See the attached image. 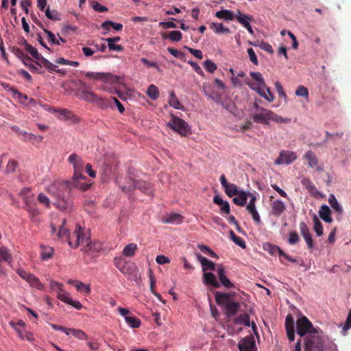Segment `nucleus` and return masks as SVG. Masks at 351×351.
Listing matches in <instances>:
<instances>
[{"instance_id":"1","label":"nucleus","mask_w":351,"mask_h":351,"mask_svg":"<svg viewBox=\"0 0 351 351\" xmlns=\"http://www.w3.org/2000/svg\"><path fill=\"white\" fill-rule=\"evenodd\" d=\"M86 176L83 173L73 175L69 180L55 181L49 188V192L54 198V206L62 211L69 212L73 206L71 191L73 189H78L86 191L90 188L91 183L85 181Z\"/></svg>"},{"instance_id":"2","label":"nucleus","mask_w":351,"mask_h":351,"mask_svg":"<svg viewBox=\"0 0 351 351\" xmlns=\"http://www.w3.org/2000/svg\"><path fill=\"white\" fill-rule=\"evenodd\" d=\"M328 337L324 335L322 330L304 339V351H324L325 343Z\"/></svg>"},{"instance_id":"3","label":"nucleus","mask_w":351,"mask_h":351,"mask_svg":"<svg viewBox=\"0 0 351 351\" xmlns=\"http://www.w3.org/2000/svg\"><path fill=\"white\" fill-rule=\"evenodd\" d=\"M252 119L255 123L263 125L269 124V121L277 123H287L285 119L276 114L273 111L265 108H261V111L252 115Z\"/></svg>"},{"instance_id":"4","label":"nucleus","mask_w":351,"mask_h":351,"mask_svg":"<svg viewBox=\"0 0 351 351\" xmlns=\"http://www.w3.org/2000/svg\"><path fill=\"white\" fill-rule=\"evenodd\" d=\"M296 328L298 335L304 338L321 330L318 327H315L306 316H302L297 319Z\"/></svg>"},{"instance_id":"5","label":"nucleus","mask_w":351,"mask_h":351,"mask_svg":"<svg viewBox=\"0 0 351 351\" xmlns=\"http://www.w3.org/2000/svg\"><path fill=\"white\" fill-rule=\"evenodd\" d=\"M67 242L69 245L73 248H76L80 245H82L83 247H89L90 245L89 238L86 237L84 233L82 232V228L79 226H76L72 234L69 235Z\"/></svg>"},{"instance_id":"6","label":"nucleus","mask_w":351,"mask_h":351,"mask_svg":"<svg viewBox=\"0 0 351 351\" xmlns=\"http://www.w3.org/2000/svg\"><path fill=\"white\" fill-rule=\"evenodd\" d=\"M128 185L121 186L125 193L134 189H138L147 195H152V189L150 183L142 180H134L130 178H127Z\"/></svg>"},{"instance_id":"7","label":"nucleus","mask_w":351,"mask_h":351,"mask_svg":"<svg viewBox=\"0 0 351 351\" xmlns=\"http://www.w3.org/2000/svg\"><path fill=\"white\" fill-rule=\"evenodd\" d=\"M167 125L182 136H186L190 130L188 123L183 119L172 115Z\"/></svg>"},{"instance_id":"8","label":"nucleus","mask_w":351,"mask_h":351,"mask_svg":"<svg viewBox=\"0 0 351 351\" xmlns=\"http://www.w3.org/2000/svg\"><path fill=\"white\" fill-rule=\"evenodd\" d=\"M86 77L90 79L99 80L104 82L110 84H117L119 82V77L110 73L86 72Z\"/></svg>"},{"instance_id":"9","label":"nucleus","mask_w":351,"mask_h":351,"mask_svg":"<svg viewBox=\"0 0 351 351\" xmlns=\"http://www.w3.org/2000/svg\"><path fill=\"white\" fill-rule=\"evenodd\" d=\"M297 159L295 152L289 150H282L280 152L278 157L276 159V165H289Z\"/></svg>"},{"instance_id":"10","label":"nucleus","mask_w":351,"mask_h":351,"mask_svg":"<svg viewBox=\"0 0 351 351\" xmlns=\"http://www.w3.org/2000/svg\"><path fill=\"white\" fill-rule=\"evenodd\" d=\"M85 101L95 104L101 109L108 108L110 106V101L104 97H99L93 92L90 91Z\"/></svg>"},{"instance_id":"11","label":"nucleus","mask_w":351,"mask_h":351,"mask_svg":"<svg viewBox=\"0 0 351 351\" xmlns=\"http://www.w3.org/2000/svg\"><path fill=\"white\" fill-rule=\"evenodd\" d=\"M23 202L25 204L24 208L29 213L31 220L34 222H36V217L40 213L36 206V203L34 199H31L28 197H25Z\"/></svg>"},{"instance_id":"12","label":"nucleus","mask_w":351,"mask_h":351,"mask_svg":"<svg viewBox=\"0 0 351 351\" xmlns=\"http://www.w3.org/2000/svg\"><path fill=\"white\" fill-rule=\"evenodd\" d=\"M238 348L239 351H256V348L254 337L249 335L242 338L238 343Z\"/></svg>"},{"instance_id":"13","label":"nucleus","mask_w":351,"mask_h":351,"mask_svg":"<svg viewBox=\"0 0 351 351\" xmlns=\"http://www.w3.org/2000/svg\"><path fill=\"white\" fill-rule=\"evenodd\" d=\"M216 303L219 306H221L226 307L228 304L233 302L231 299L232 296H234L236 295L235 292L232 293H224L216 291L214 293Z\"/></svg>"},{"instance_id":"14","label":"nucleus","mask_w":351,"mask_h":351,"mask_svg":"<svg viewBox=\"0 0 351 351\" xmlns=\"http://www.w3.org/2000/svg\"><path fill=\"white\" fill-rule=\"evenodd\" d=\"M68 161L73 165V175H79L83 173L84 162L82 158L76 154H72L68 158Z\"/></svg>"},{"instance_id":"15","label":"nucleus","mask_w":351,"mask_h":351,"mask_svg":"<svg viewBox=\"0 0 351 351\" xmlns=\"http://www.w3.org/2000/svg\"><path fill=\"white\" fill-rule=\"evenodd\" d=\"M217 273L222 286L227 289L234 287V285L226 277L225 267L222 265H217Z\"/></svg>"},{"instance_id":"16","label":"nucleus","mask_w":351,"mask_h":351,"mask_svg":"<svg viewBox=\"0 0 351 351\" xmlns=\"http://www.w3.org/2000/svg\"><path fill=\"white\" fill-rule=\"evenodd\" d=\"M304 158L307 160L310 167L316 168V170L318 172H322L324 171L322 167L318 166V158L313 151H307L304 155Z\"/></svg>"},{"instance_id":"17","label":"nucleus","mask_w":351,"mask_h":351,"mask_svg":"<svg viewBox=\"0 0 351 351\" xmlns=\"http://www.w3.org/2000/svg\"><path fill=\"white\" fill-rule=\"evenodd\" d=\"M248 86L254 91H256L258 94H259L261 97H264L269 102H271L274 100V95L271 92L269 88H267L265 91L264 88H261V86H254V84L249 83Z\"/></svg>"},{"instance_id":"18","label":"nucleus","mask_w":351,"mask_h":351,"mask_svg":"<svg viewBox=\"0 0 351 351\" xmlns=\"http://www.w3.org/2000/svg\"><path fill=\"white\" fill-rule=\"evenodd\" d=\"M285 328L287 338L293 341L295 339L294 320L291 314L287 315L285 319Z\"/></svg>"},{"instance_id":"19","label":"nucleus","mask_w":351,"mask_h":351,"mask_svg":"<svg viewBox=\"0 0 351 351\" xmlns=\"http://www.w3.org/2000/svg\"><path fill=\"white\" fill-rule=\"evenodd\" d=\"M286 206L280 199H276L271 204V214L275 217H280L285 211Z\"/></svg>"},{"instance_id":"20","label":"nucleus","mask_w":351,"mask_h":351,"mask_svg":"<svg viewBox=\"0 0 351 351\" xmlns=\"http://www.w3.org/2000/svg\"><path fill=\"white\" fill-rule=\"evenodd\" d=\"M57 298L58 300H61L64 303L71 305L76 309L80 310L82 307V305L80 302L72 300V299L69 297V294L64 291H62V292H58Z\"/></svg>"},{"instance_id":"21","label":"nucleus","mask_w":351,"mask_h":351,"mask_svg":"<svg viewBox=\"0 0 351 351\" xmlns=\"http://www.w3.org/2000/svg\"><path fill=\"white\" fill-rule=\"evenodd\" d=\"M300 230L302 236L307 243L308 249L311 250L313 247L311 234L307 225L303 221L300 223Z\"/></svg>"},{"instance_id":"22","label":"nucleus","mask_w":351,"mask_h":351,"mask_svg":"<svg viewBox=\"0 0 351 351\" xmlns=\"http://www.w3.org/2000/svg\"><path fill=\"white\" fill-rule=\"evenodd\" d=\"M53 112L58 113V118L60 120H71L78 121V119L71 111L67 109H53Z\"/></svg>"},{"instance_id":"23","label":"nucleus","mask_w":351,"mask_h":351,"mask_svg":"<svg viewBox=\"0 0 351 351\" xmlns=\"http://www.w3.org/2000/svg\"><path fill=\"white\" fill-rule=\"evenodd\" d=\"M183 217L176 213H171L167 214L162 219V221L164 223H173V224H180L182 223Z\"/></svg>"},{"instance_id":"24","label":"nucleus","mask_w":351,"mask_h":351,"mask_svg":"<svg viewBox=\"0 0 351 351\" xmlns=\"http://www.w3.org/2000/svg\"><path fill=\"white\" fill-rule=\"evenodd\" d=\"M11 128L12 130L17 132L19 135H21L23 136V139L24 141H32V140H34L36 138H38L39 141H43V138L42 136H36L33 134H29V133H27V132L22 131L16 125L12 126Z\"/></svg>"},{"instance_id":"25","label":"nucleus","mask_w":351,"mask_h":351,"mask_svg":"<svg viewBox=\"0 0 351 351\" xmlns=\"http://www.w3.org/2000/svg\"><path fill=\"white\" fill-rule=\"evenodd\" d=\"M213 202L221 206L220 210L221 213L229 214L230 212V205L227 201H223L219 195H215Z\"/></svg>"},{"instance_id":"26","label":"nucleus","mask_w":351,"mask_h":351,"mask_svg":"<svg viewBox=\"0 0 351 351\" xmlns=\"http://www.w3.org/2000/svg\"><path fill=\"white\" fill-rule=\"evenodd\" d=\"M249 191H239L238 194L236 195L237 197L233 198V202L238 206H244L248 198Z\"/></svg>"},{"instance_id":"27","label":"nucleus","mask_w":351,"mask_h":351,"mask_svg":"<svg viewBox=\"0 0 351 351\" xmlns=\"http://www.w3.org/2000/svg\"><path fill=\"white\" fill-rule=\"evenodd\" d=\"M203 279L205 284L210 285L215 288L220 287V283L217 280L216 276L211 272H204Z\"/></svg>"},{"instance_id":"28","label":"nucleus","mask_w":351,"mask_h":351,"mask_svg":"<svg viewBox=\"0 0 351 351\" xmlns=\"http://www.w3.org/2000/svg\"><path fill=\"white\" fill-rule=\"evenodd\" d=\"M330 209L327 205L324 204L321 206L319 210V215L322 220L327 223H331L332 219L330 216Z\"/></svg>"},{"instance_id":"29","label":"nucleus","mask_w":351,"mask_h":351,"mask_svg":"<svg viewBox=\"0 0 351 351\" xmlns=\"http://www.w3.org/2000/svg\"><path fill=\"white\" fill-rule=\"evenodd\" d=\"M237 21L245 27L250 24V21H252L254 18L250 14H243L240 10L237 11L235 18Z\"/></svg>"},{"instance_id":"30","label":"nucleus","mask_w":351,"mask_h":351,"mask_svg":"<svg viewBox=\"0 0 351 351\" xmlns=\"http://www.w3.org/2000/svg\"><path fill=\"white\" fill-rule=\"evenodd\" d=\"M197 260L201 263L203 271H205L208 269L215 271V265L213 262L209 261L206 258L203 256L198 254Z\"/></svg>"},{"instance_id":"31","label":"nucleus","mask_w":351,"mask_h":351,"mask_svg":"<svg viewBox=\"0 0 351 351\" xmlns=\"http://www.w3.org/2000/svg\"><path fill=\"white\" fill-rule=\"evenodd\" d=\"M240 304L237 302H232L228 304L225 308L226 315L228 317H232L237 314L239 309L240 308Z\"/></svg>"},{"instance_id":"32","label":"nucleus","mask_w":351,"mask_h":351,"mask_svg":"<svg viewBox=\"0 0 351 351\" xmlns=\"http://www.w3.org/2000/svg\"><path fill=\"white\" fill-rule=\"evenodd\" d=\"M12 51L18 58L22 60L25 65H27L28 62H32V59H31L27 55L24 54L23 51L19 47H13Z\"/></svg>"},{"instance_id":"33","label":"nucleus","mask_w":351,"mask_h":351,"mask_svg":"<svg viewBox=\"0 0 351 351\" xmlns=\"http://www.w3.org/2000/svg\"><path fill=\"white\" fill-rule=\"evenodd\" d=\"M210 28L213 29L216 34H230V31L228 27L223 25L222 23H212L210 25Z\"/></svg>"},{"instance_id":"34","label":"nucleus","mask_w":351,"mask_h":351,"mask_svg":"<svg viewBox=\"0 0 351 351\" xmlns=\"http://www.w3.org/2000/svg\"><path fill=\"white\" fill-rule=\"evenodd\" d=\"M110 27L116 31H121L123 28V25L111 21H106L101 25V27L106 31H109Z\"/></svg>"},{"instance_id":"35","label":"nucleus","mask_w":351,"mask_h":351,"mask_svg":"<svg viewBox=\"0 0 351 351\" xmlns=\"http://www.w3.org/2000/svg\"><path fill=\"white\" fill-rule=\"evenodd\" d=\"M137 245L134 243L126 245L123 250V254L126 257H132L137 250Z\"/></svg>"},{"instance_id":"36","label":"nucleus","mask_w":351,"mask_h":351,"mask_svg":"<svg viewBox=\"0 0 351 351\" xmlns=\"http://www.w3.org/2000/svg\"><path fill=\"white\" fill-rule=\"evenodd\" d=\"M12 257L8 249L5 247L0 248V262L4 261L8 265L11 263Z\"/></svg>"},{"instance_id":"37","label":"nucleus","mask_w":351,"mask_h":351,"mask_svg":"<svg viewBox=\"0 0 351 351\" xmlns=\"http://www.w3.org/2000/svg\"><path fill=\"white\" fill-rule=\"evenodd\" d=\"M328 203L330 206L338 213L341 214L343 213V208L341 206L338 202L337 198L335 195L330 194L328 197Z\"/></svg>"},{"instance_id":"38","label":"nucleus","mask_w":351,"mask_h":351,"mask_svg":"<svg viewBox=\"0 0 351 351\" xmlns=\"http://www.w3.org/2000/svg\"><path fill=\"white\" fill-rule=\"evenodd\" d=\"M215 16L219 19H223L228 21H232L235 18L233 12L229 10H222L216 12Z\"/></svg>"},{"instance_id":"39","label":"nucleus","mask_w":351,"mask_h":351,"mask_svg":"<svg viewBox=\"0 0 351 351\" xmlns=\"http://www.w3.org/2000/svg\"><path fill=\"white\" fill-rule=\"evenodd\" d=\"M169 104L171 107L174 108L175 109L181 110L183 109L184 108L183 106L179 101L173 91H172L170 94Z\"/></svg>"},{"instance_id":"40","label":"nucleus","mask_w":351,"mask_h":351,"mask_svg":"<svg viewBox=\"0 0 351 351\" xmlns=\"http://www.w3.org/2000/svg\"><path fill=\"white\" fill-rule=\"evenodd\" d=\"M148 97L152 100H156L159 97V90L156 86L151 84L149 86L147 92Z\"/></svg>"},{"instance_id":"41","label":"nucleus","mask_w":351,"mask_h":351,"mask_svg":"<svg viewBox=\"0 0 351 351\" xmlns=\"http://www.w3.org/2000/svg\"><path fill=\"white\" fill-rule=\"evenodd\" d=\"M165 39H169L172 42H178L182 38V33L178 30H173L169 32L167 36H163Z\"/></svg>"},{"instance_id":"42","label":"nucleus","mask_w":351,"mask_h":351,"mask_svg":"<svg viewBox=\"0 0 351 351\" xmlns=\"http://www.w3.org/2000/svg\"><path fill=\"white\" fill-rule=\"evenodd\" d=\"M75 286L78 291H80L81 293L86 295H89L91 292L90 285H86L82 282L76 281V284L75 285Z\"/></svg>"},{"instance_id":"43","label":"nucleus","mask_w":351,"mask_h":351,"mask_svg":"<svg viewBox=\"0 0 351 351\" xmlns=\"http://www.w3.org/2000/svg\"><path fill=\"white\" fill-rule=\"evenodd\" d=\"M234 322L237 324H241L245 326H250V316L246 313L239 315Z\"/></svg>"},{"instance_id":"44","label":"nucleus","mask_w":351,"mask_h":351,"mask_svg":"<svg viewBox=\"0 0 351 351\" xmlns=\"http://www.w3.org/2000/svg\"><path fill=\"white\" fill-rule=\"evenodd\" d=\"M114 265L123 274H127L129 271L126 263L123 258H114Z\"/></svg>"},{"instance_id":"45","label":"nucleus","mask_w":351,"mask_h":351,"mask_svg":"<svg viewBox=\"0 0 351 351\" xmlns=\"http://www.w3.org/2000/svg\"><path fill=\"white\" fill-rule=\"evenodd\" d=\"M301 184L302 186L308 190L310 193H314L316 191V187L313 182L308 178H303L301 180Z\"/></svg>"},{"instance_id":"46","label":"nucleus","mask_w":351,"mask_h":351,"mask_svg":"<svg viewBox=\"0 0 351 351\" xmlns=\"http://www.w3.org/2000/svg\"><path fill=\"white\" fill-rule=\"evenodd\" d=\"M25 49L27 52H29L31 54V56L36 60V61L40 59V57L43 56L41 54L38 53V50L36 48L33 47L26 41H25Z\"/></svg>"},{"instance_id":"47","label":"nucleus","mask_w":351,"mask_h":351,"mask_svg":"<svg viewBox=\"0 0 351 351\" xmlns=\"http://www.w3.org/2000/svg\"><path fill=\"white\" fill-rule=\"evenodd\" d=\"M27 282L31 287H35L36 289H40L43 287V285L40 282V280L34 274H30Z\"/></svg>"},{"instance_id":"48","label":"nucleus","mask_w":351,"mask_h":351,"mask_svg":"<svg viewBox=\"0 0 351 351\" xmlns=\"http://www.w3.org/2000/svg\"><path fill=\"white\" fill-rule=\"evenodd\" d=\"M125 322L127 324L133 328H137L141 325V321L135 316H126Z\"/></svg>"},{"instance_id":"49","label":"nucleus","mask_w":351,"mask_h":351,"mask_svg":"<svg viewBox=\"0 0 351 351\" xmlns=\"http://www.w3.org/2000/svg\"><path fill=\"white\" fill-rule=\"evenodd\" d=\"M9 91L12 93V96L18 99V100L21 103H25V101L28 99L26 95H23L18 90H16L14 87H12L9 89Z\"/></svg>"},{"instance_id":"50","label":"nucleus","mask_w":351,"mask_h":351,"mask_svg":"<svg viewBox=\"0 0 351 351\" xmlns=\"http://www.w3.org/2000/svg\"><path fill=\"white\" fill-rule=\"evenodd\" d=\"M314 230L318 237L323 234V226L316 215L313 217Z\"/></svg>"},{"instance_id":"51","label":"nucleus","mask_w":351,"mask_h":351,"mask_svg":"<svg viewBox=\"0 0 351 351\" xmlns=\"http://www.w3.org/2000/svg\"><path fill=\"white\" fill-rule=\"evenodd\" d=\"M225 193L227 194L229 197H233L235 196L237 194H238V192L239 190H238V188L236 184L230 183L225 189H224Z\"/></svg>"},{"instance_id":"52","label":"nucleus","mask_w":351,"mask_h":351,"mask_svg":"<svg viewBox=\"0 0 351 351\" xmlns=\"http://www.w3.org/2000/svg\"><path fill=\"white\" fill-rule=\"evenodd\" d=\"M45 16L51 20H53V21L60 20V13L56 10H53L52 11H51L49 8L47 7L46 8V10H45Z\"/></svg>"},{"instance_id":"53","label":"nucleus","mask_w":351,"mask_h":351,"mask_svg":"<svg viewBox=\"0 0 351 351\" xmlns=\"http://www.w3.org/2000/svg\"><path fill=\"white\" fill-rule=\"evenodd\" d=\"M230 235L232 239V240L234 241V243L243 249H245L246 247L245 242V241L241 239V237L237 236L232 230L230 231Z\"/></svg>"},{"instance_id":"54","label":"nucleus","mask_w":351,"mask_h":351,"mask_svg":"<svg viewBox=\"0 0 351 351\" xmlns=\"http://www.w3.org/2000/svg\"><path fill=\"white\" fill-rule=\"evenodd\" d=\"M250 75L258 83V86H261V88H265V82L261 73L251 72Z\"/></svg>"},{"instance_id":"55","label":"nucleus","mask_w":351,"mask_h":351,"mask_svg":"<svg viewBox=\"0 0 351 351\" xmlns=\"http://www.w3.org/2000/svg\"><path fill=\"white\" fill-rule=\"evenodd\" d=\"M69 335H72L73 336H74L80 339H86L87 338V335L82 330L69 328Z\"/></svg>"},{"instance_id":"56","label":"nucleus","mask_w":351,"mask_h":351,"mask_svg":"<svg viewBox=\"0 0 351 351\" xmlns=\"http://www.w3.org/2000/svg\"><path fill=\"white\" fill-rule=\"evenodd\" d=\"M53 249L50 247H43L41 257L43 260H47L52 257Z\"/></svg>"},{"instance_id":"57","label":"nucleus","mask_w":351,"mask_h":351,"mask_svg":"<svg viewBox=\"0 0 351 351\" xmlns=\"http://www.w3.org/2000/svg\"><path fill=\"white\" fill-rule=\"evenodd\" d=\"M295 93L297 96L303 97L306 99H308V88L302 85H300L297 88Z\"/></svg>"},{"instance_id":"58","label":"nucleus","mask_w":351,"mask_h":351,"mask_svg":"<svg viewBox=\"0 0 351 351\" xmlns=\"http://www.w3.org/2000/svg\"><path fill=\"white\" fill-rule=\"evenodd\" d=\"M58 235L62 240L68 241L70 234L69 230L64 226V223L60 228Z\"/></svg>"},{"instance_id":"59","label":"nucleus","mask_w":351,"mask_h":351,"mask_svg":"<svg viewBox=\"0 0 351 351\" xmlns=\"http://www.w3.org/2000/svg\"><path fill=\"white\" fill-rule=\"evenodd\" d=\"M204 69L209 73H213L217 69V65L211 60H206L204 62Z\"/></svg>"},{"instance_id":"60","label":"nucleus","mask_w":351,"mask_h":351,"mask_svg":"<svg viewBox=\"0 0 351 351\" xmlns=\"http://www.w3.org/2000/svg\"><path fill=\"white\" fill-rule=\"evenodd\" d=\"M198 247L202 252L208 254L212 258H219L218 255L208 247L204 245H199Z\"/></svg>"},{"instance_id":"61","label":"nucleus","mask_w":351,"mask_h":351,"mask_svg":"<svg viewBox=\"0 0 351 351\" xmlns=\"http://www.w3.org/2000/svg\"><path fill=\"white\" fill-rule=\"evenodd\" d=\"M300 237L296 232H291L289 234L288 242L291 245H295L298 243Z\"/></svg>"},{"instance_id":"62","label":"nucleus","mask_w":351,"mask_h":351,"mask_svg":"<svg viewBox=\"0 0 351 351\" xmlns=\"http://www.w3.org/2000/svg\"><path fill=\"white\" fill-rule=\"evenodd\" d=\"M44 32L48 36L49 41L51 42L54 45H60V40L56 38V35L53 33H52L51 31H49L47 29H44Z\"/></svg>"},{"instance_id":"63","label":"nucleus","mask_w":351,"mask_h":351,"mask_svg":"<svg viewBox=\"0 0 351 351\" xmlns=\"http://www.w3.org/2000/svg\"><path fill=\"white\" fill-rule=\"evenodd\" d=\"M38 202L45 205L47 208L50 206V199L43 193H40L38 196Z\"/></svg>"},{"instance_id":"64","label":"nucleus","mask_w":351,"mask_h":351,"mask_svg":"<svg viewBox=\"0 0 351 351\" xmlns=\"http://www.w3.org/2000/svg\"><path fill=\"white\" fill-rule=\"evenodd\" d=\"M92 8L97 12H105L108 11L107 7L101 5L97 1H92Z\"/></svg>"}]
</instances>
